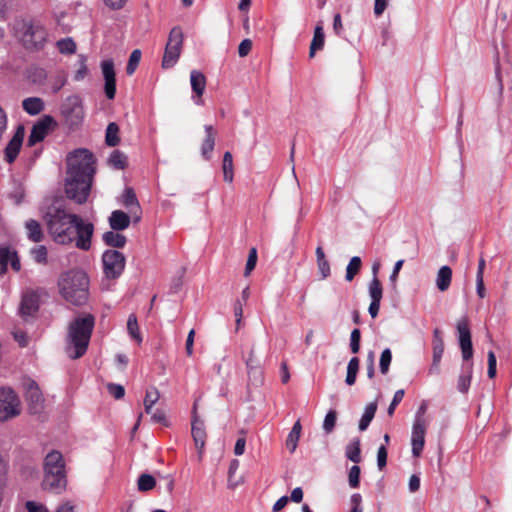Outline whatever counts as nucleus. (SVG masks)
I'll list each match as a JSON object with an SVG mask.
<instances>
[{
    "label": "nucleus",
    "mask_w": 512,
    "mask_h": 512,
    "mask_svg": "<svg viewBox=\"0 0 512 512\" xmlns=\"http://www.w3.org/2000/svg\"><path fill=\"white\" fill-rule=\"evenodd\" d=\"M190 84L196 96L201 97L206 87L205 75L198 70H192L190 73Z\"/></svg>",
    "instance_id": "nucleus-23"
},
{
    "label": "nucleus",
    "mask_w": 512,
    "mask_h": 512,
    "mask_svg": "<svg viewBox=\"0 0 512 512\" xmlns=\"http://www.w3.org/2000/svg\"><path fill=\"white\" fill-rule=\"evenodd\" d=\"M376 411H377V403L376 402H371L368 405H366L365 411L359 421V430L360 431H365L368 428L370 422L373 420V418L375 416Z\"/></svg>",
    "instance_id": "nucleus-32"
},
{
    "label": "nucleus",
    "mask_w": 512,
    "mask_h": 512,
    "mask_svg": "<svg viewBox=\"0 0 512 512\" xmlns=\"http://www.w3.org/2000/svg\"><path fill=\"white\" fill-rule=\"evenodd\" d=\"M222 169H223L224 181H226L228 183H232L233 179H234V167H233V157L229 151L225 152L223 155Z\"/></svg>",
    "instance_id": "nucleus-34"
},
{
    "label": "nucleus",
    "mask_w": 512,
    "mask_h": 512,
    "mask_svg": "<svg viewBox=\"0 0 512 512\" xmlns=\"http://www.w3.org/2000/svg\"><path fill=\"white\" fill-rule=\"evenodd\" d=\"M151 420L155 423H161L167 425L166 415L162 410H156L152 416Z\"/></svg>",
    "instance_id": "nucleus-64"
},
{
    "label": "nucleus",
    "mask_w": 512,
    "mask_h": 512,
    "mask_svg": "<svg viewBox=\"0 0 512 512\" xmlns=\"http://www.w3.org/2000/svg\"><path fill=\"white\" fill-rule=\"evenodd\" d=\"M44 294L46 292L43 288L25 290L20 303L21 315L24 317L34 315L39 309L40 297Z\"/></svg>",
    "instance_id": "nucleus-10"
},
{
    "label": "nucleus",
    "mask_w": 512,
    "mask_h": 512,
    "mask_svg": "<svg viewBox=\"0 0 512 512\" xmlns=\"http://www.w3.org/2000/svg\"><path fill=\"white\" fill-rule=\"evenodd\" d=\"M191 434H192V438L194 440L195 447L198 451V455L201 458L203 451H204L205 443H206L207 433L205 430L204 421L202 419H200L199 416L197 415V404L196 403H194L193 411H192Z\"/></svg>",
    "instance_id": "nucleus-11"
},
{
    "label": "nucleus",
    "mask_w": 512,
    "mask_h": 512,
    "mask_svg": "<svg viewBox=\"0 0 512 512\" xmlns=\"http://www.w3.org/2000/svg\"><path fill=\"white\" fill-rule=\"evenodd\" d=\"M107 390L115 399H121L125 395V390L122 385L109 383L107 384Z\"/></svg>",
    "instance_id": "nucleus-54"
},
{
    "label": "nucleus",
    "mask_w": 512,
    "mask_h": 512,
    "mask_svg": "<svg viewBox=\"0 0 512 512\" xmlns=\"http://www.w3.org/2000/svg\"><path fill=\"white\" fill-rule=\"evenodd\" d=\"M324 31L321 25H317L314 30L313 39L310 44L309 57L313 58L317 50H321L324 46Z\"/></svg>",
    "instance_id": "nucleus-28"
},
{
    "label": "nucleus",
    "mask_w": 512,
    "mask_h": 512,
    "mask_svg": "<svg viewBox=\"0 0 512 512\" xmlns=\"http://www.w3.org/2000/svg\"><path fill=\"white\" fill-rule=\"evenodd\" d=\"M28 238L33 242H41L43 239V231L38 221L30 219L26 222Z\"/></svg>",
    "instance_id": "nucleus-30"
},
{
    "label": "nucleus",
    "mask_w": 512,
    "mask_h": 512,
    "mask_svg": "<svg viewBox=\"0 0 512 512\" xmlns=\"http://www.w3.org/2000/svg\"><path fill=\"white\" fill-rule=\"evenodd\" d=\"M26 400L29 404V410L32 414H39L44 408V398L34 381H30L26 388Z\"/></svg>",
    "instance_id": "nucleus-15"
},
{
    "label": "nucleus",
    "mask_w": 512,
    "mask_h": 512,
    "mask_svg": "<svg viewBox=\"0 0 512 512\" xmlns=\"http://www.w3.org/2000/svg\"><path fill=\"white\" fill-rule=\"evenodd\" d=\"M361 332L358 328L354 329L350 335V348L352 353L357 354L360 350Z\"/></svg>",
    "instance_id": "nucleus-49"
},
{
    "label": "nucleus",
    "mask_w": 512,
    "mask_h": 512,
    "mask_svg": "<svg viewBox=\"0 0 512 512\" xmlns=\"http://www.w3.org/2000/svg\"><path fill=\"white\" fill-rule=\"evenodd\" d=\"M301 430H302V426H301L300 420H297L294 423V425L286 439V447L288 448V450L291 453L295 452V450L297 448L298 441H299L300 435H301Z\"/></svg>",
    "instance_id": "nucleus-29"
},
{
    "label": "nucleus",
    "mask_w": 512,
    "mask_h": 512,
    "mask_svg": "<svg viewBox=\"0 0 512 512\" xmlns=\"http://www.w3.org/2000/svg\"><path fill=\"white\" fill-rule=\"evenodd\" d=\"M15 36L26 49L39 50L47 40V30L44 25L34 19H21L14 24Z\"/></svg>",
    "instance_id": "nucleus-5"
},
{
    "label": "nucleus",
    "mask_w": 512,
    "mask_h": 512,
    "mask_svg": "<svg viewBox=\"0 0 512 512\" xmlns=\"http://www.w3.org/2000/svg\"><path fill=\"white\" fill-rule=\"evenodd\" d=\"M391 361H392L391 350L389 348H386L382 351L380 360H379V368H380V372L382 374H384V375L387 374V372L389 371Z\"/></svg>",
    "instance_id": "nucleus-43"
},
{
    "label": "nucleus",
    "mask_w": 512,
    "mask_h": 512,
    "mask_svg": "<svg viewBox=\"0 0 512 512\" xmlns=\"http://www.w3.org/2000/svg\"><path fill=\"white\" fill-rule=\"evenodd\" d=\"M95 174V160L87 149H77L67 157L65 194L77 204H84L90 194Z\"/></svg>",
    "instance_id": "nucleus-2"
},
{
    "label": "nucleus",
    "mask_w": 512,
    "mask_h": 512,
    "mask_svg": "<svg viewBox=\"0 0 512 512\" xmlns=\"http://www.w3.org/2000/svg\"><path fill=\"white\" fill-rule=\"evenodd\" d=\"M44 485L51 490H62L66 486V474L62 454L52 451L44 460Z\"/></svg>",
    "instance_id": "nucleus-6"
},
{
    "label": "nucleus",
    "mask_w": 512,
    "mask_h": 512,
    "mask_svg": "<svg viewBox=\"0 0 512 512\" xmlns=\"http://www.w3.org/2000/svg\"><path fill=\"white\" fill-rule=\"evenodd\" d=\"M127 330L133 339L137 340L138 342H141L142 338L139 333L137 318L134 314H131L128 317Z\"/></svg>",
    "instance_id": "nucleus-44"
},
{
    "label": "nucleus",
    "mask_w": 512,
    "mask_h": 512,
    "mask_svg": "<svg viewBox=\"0 0 512 512\" xmlns=\"http://www.w3.org/2000/svg\"><path fill=\"white\" fill-rule=\"evenodd\" d=\"M23 109L30 115H36L44 109V103L40 98L30 97L22 102Z\"/></svg>",
    "instance_id": "nucleus-31"
},
{
    "label": "nucleus",
    "mask_w": 512,
    "mask_h": 512,
    "mask_svg": "<svg viewBox=\"0 0 512 512\" xmlns=\"http://www.w3.org/2000/svg\"><path fill=\"white\" fill-rule=\"evenodd\" d=\"M160 398L159 391L155 387L147 389L143 404L155 405Z\"/></svg>",
    "instance_id": "nucleus-52"
},
{
    "label": "nucleus",
    "mask_w": 512,
    "mask_h": 512,
    "mask_svg": "<svg viewBox=\"0 0 512 512\" xmlns=\"http://www.w3.org/2000/svg\"><path fill=\"white\" fill-rule=\"evenodd\" d=\"M63 114L70 125H78L83 119V108L78 97H71L63 107Z\"/></svg>",
    "instance_id": "nucleus-18"
},
{
    "label": "nucleus",
    "mask_w": 512,
    "mask_h": 512,
    "mask_svg": "<svg viewBox=\"0 0 512 512\" xmlns=\"http://www.w3.org/2000/svg\"><path fill=\"white\" fill-rule=\"evenodd\" d=\"M245 445H246L245 437L242 436V437L238 438L236 441L235 447H234L235 455H237V456L242 455L245 451Z\"/></svg>",
    "instance_id": "nucleus-63"
},
{
    "label": "nucleus",
    "mask_w": 512,
    "mask_h": 512,
    "mask_svg": "<svg viewBox=\"0 0 512 512\" xmlns=\"http://www.w3.org/2000/svg\"><path fill=\"white\" fill-rule=\"evenodd\" d=\"M122 204L128 209L133 222L138 223L142 217V210L133 188H125L122 194Z\"/></svg>",
    "instance_id": "nucleus-16"
},
{
    "label": "nucleus",
    "mask_w": 512,
    "mask_h": 512,
    "mask_svg": "<svg viewBox=\"0 0 512 512\" xmlns=\"http://www.w3.org/2000/svg\"><path fill=\"white\" fill-rule=\"evenodd\" d=\"M102 239L107 246L114 248H122L126 244V237L118 231H107L103 234Z\"/></svg>",
    "instance_id": "nucleus-27"
},
{
    "label": "nucleus",
    "mask_w": 512,
    "mask_h": 512,
    "mask_svg": "<svg viewBox=\"0 0 512 512\" xmlns=\"http://www.w3.org/2000/svg\"><path fill=\"white\" fill-rule=\"evenodd\" d=\"M13 251H11L7 247L0 248V275L4 274L7 270L8 263H10L11 255Z\"/></svg>",
    "instance_id": "nucleus-46"
},
{
    "label": "nucleus",
    "mask_w": 512,
    "mask_h": 512,
    "mask_svg": "<svg viewBox=\"0 0 512 512\" xmlns=\"http://www.w3.org/2000/svg\"><path fill=\"white\" fill-rule=\"evenodd\" d=\"M108 163L115 169H124L127 166V156L119 150H114L108 159Z\"/></svg>",
    "instance_id": "nucleus-39"
},
{
    "label": "nucleus",
    "mask_w": 512,
    "mask_h": 512,
    "mask_svg": "<svg viewBox=\"0 0 512 512\" xmlns=\"http://www.w3.org/2000/svg\"><path fill=\"white\" fill-rule=\"evenodd\" d=\"M55 121L51 116H44L36 124L33 125L28 138V145L34 146L41 142L55 126Z\"/></svg>",
    "instance_id": "nucleus-13"
},
{
    "label": "nucleus",
    "mask_w": 512,
    "mask_h": 512,
    "mask_svg": "<svg viewBox=\"0 0 512 512\" xmlns=\"http://www.w3.org/2000/svg\"><path fill=\"white\" fill-rule=\"evenodd\" d=\"M206 138L204 139L201 146V153L205 159H210L211 152L215 146V131L213 126L206 125L205 126Z\"/></svg>",
    "instance_id": "nucleus-24"
},
{
    "label": "nucleus",
    "mask_w": 512,
    "mask_h": 512,
    "mask_svg": "<svg viewBox=\"0 0 512 512\" xmlns=\"http://www.w3.org/2000/svg\"><path fill=\"white\" fill-rule=\"evenodd\" d=\"M20 413L21 402L17 394L11 388H0V422L9 421Z\"/></svg>",
    "instance_id": "nucleus-8"
},
{
    "label": "nucleus",
    "mask_w": 512,
    "mask_h": 512,
    "mask_svg": "<svg viewBox=\"0 0 512 512\" xmlns=\"http://www.w3.org/2000/svg\"><path fill=\"white\" fill-rule=\"evenodd\" d=\"M104 273L107 278H118L125 268V256L117 250H106L102 255Z\"/></svg>",
    "instance_id": "nucleus-9"
},
{
    "label": "nucleus",
    "mask_w": 512,
    "mask_h": 512,
    "mask_svg": "<svg viewBox=\"0 0 512 512\" xmlns=\"http://www.w3.org/2000/svg\"><path fill=\"white\" fill-rule=\"evenodd\" d=\"M389 0H375L374 3V14L376 17H379L383 14L385 9L387 8Z\"/></svg>",
    "instance_id": "nucleus-61"
},
{
    "label": "nucleus",
    "mask_w": 512,
    "mask_h": 512,
    "mask_svg": "<svg viewBox=\"0 0 512 512\" xmlns=\"http://www.w3.org/2000/svg\"><path fill=\"white\" fill-rule=\"evenodd\" d=\"M369 295L371 300L381 301L383 296V289L378 277H373L369 283Z\"/></svg>",
    "instance_id": "nucleus-41"
},
{
    "label": "nucleus",
    "mask_w": 512,
    "mask_h": 512,
    "mask_svg": "<svg viewBox=\"0 0 512 512\" xmlns=\"http://www.w3.org/2000/svg\"><path fill=\"white\" fill-rule=\"evenodd\" d=\"M252 49V41L250 39H244L241 41L238 47V54L240 57L247 56Z\"/></svg>",
    "instance_id": "nucleus-58"
},
{
    "label": "nucleus",
    "mask_w": 512,
    "mask_h": 512,
    "mask_svg": "<svg viewBox=\"0 0 512 512\" xmlns=\"http://www.w3.org/2000/svg\"><path fill=\"white\" fill-rule=\"evenodd\" d=\"M95 318L91 314L76 318L69 325L67 354L71 359L82 357L88 348Z\"/></svg>",
    "instance_id": "nucleus-4"
},
{
    "label": "nucleus",
    "mask_w": 512,
    "mask_h": 512,
    "mask_svg": "<svg viewBox=\"0 0 512 512\" xmlns=\"http://www.w3.org/2000/svg\"><path fill=\"white\" fill-rule=\"evenodd\" d=\"M140 59H141V51L138 49L133 50L132 53L130 54L128 64L126 66V73L128 75H132L135 72V70L140 62Z\"/></svg>",
    "instance_id": "nucleus-45"
},
{
    "label": "nucleus",
    "mask_w": 512,
    "mask_h": 512,
    "mask_svg": "<svg viewBox=\"0 0 512 512\" xmlns=\"http://www.w3.org/2000/svg\"><path fill=\"white\" fill-rule=\"evenodd\" d=\"M336 419H337V413L335 410H330L326 414V416L324 418V422H323V429L327 434H329L333 431L335 424H336Z\"/></svg>",
    "instance_id": "nucleus-48"
},
{
    "label": "nucleus",
    "mask_w": 512,
    "mask_h": 512,
    "mask_svg": "<svg viewBox=\"0 0 512 512\" xmlns=\"http://www.w3.org/2000/svg\"><path fill=\"white\" fill-rule=\"evenodd\" d=\"M387 464V449L385 446H380L377 451V465L382 470Z\"/></svg>",
    "instance_id": "nucleus-55"
},
{
    "label": "nucleus",
    "mask_w": 512,
    "mask_h": 512,
    "mask_svg": "<svg viewBox=\"0 0 512 512\" xmlns=\"http://www.w3.org/2000/svg\"><path fill=\"white\" fill-rule=\"evenodd\" d=\"M473 364L470 363L466 367L464 374L460 375L457 382V388L461 393H466L469 389L472 377Z\"/></svg>",
    "instance_id": "nucleus-38"
},
{
    "label": "nucleus",
    "mask_w": 512,
    "mask_h": 512,
    "mask_svg": "<svg viewBox=\"0 0 512 512\" xmlns=\"http://www.w3.org/2000/svg\"><path fill=\"white\" fill-rule=\"evenodd\" d=\"M194 337H195V330L191 329L187 335L186 344H185V351L187 356L193 355V345H194Z\"/></svg>",
    "instance_id": "nucleus-59"
},
{
    "label": "nucleus",
    "mask_w": 512,
    "mask_h": 512,
    "mask_svg": "<svg viewBox=\"0 0 512 512\" xmlns=\"http://www.w3.org/2000/svg\"><path fill=\"white\" fill-rule=\"evenodd\" d=\"M360 367V360L358 357H353L350 359L347 365V374L345 378V383L348 386H352L356 382L357 374Z\"/></svg>",
    "instance_id": "nucleus-33"
},
{
    "label": "nucleus",
    "mask_w": 512,
    "mask_h": 512,
    "mask_svg": "<svg viewBox=\"0 0 512 512\" xmlns=\"http://www.w3.org/2000/svg\"><path fill=\"white\" fill-rule=\"evenodd\" d=\"M444 353V341L439 329L433 331V362L430 368L431 372L439 371V364Z\"/></svg>",
    "instance_id": "nucleus-20"
},
{
    "label": "nucleus",
    "mask_w": 512,
    "mask_h": 512,
    "mask_svg": "<svg viewBox=\"0 0 512 512\" xmlns=\"http://www.w3.org/2000/svg\"><path fill=\"white\" fill-rule=\"evenodd\" d=\"M131 215L123 212L122 210H115L109 217V225L112 230L122 231L129 227L131 222Z\"/></svg>",
    "instance_id": "nucleus-22"
},
{
    "label": "nucleus",
    "mask_w": 512,
    "mask_h": 512,
    "mask_svg": "<svg viewBox=\"0 0 512 512\" xmlns=\"http://www.w3.org/2000/svg\"><path fill=\"white\" fill-rule=\"evenodd\" d=\"M360 473H361V469L358 465H354L350 468L349 473H348V483L351 488L359 487Z\"/></svg>",
    "instance_id": "nucleus-47"
},
{
    "label": "nucleus",
    "mask_w": 512,
    "mask_h": 512,
    "mask_svg": "<svg viewBox=\"0 0 512 512\" xmlns=\"http://www.w3.org/2000/svg\"><path fill=\"white\" fill-rule=\"evenodd\" d=\"M184 35L179 26L171 29L162 59L164 69L172 68L178 61L183 47Z\"/></svg>",
    "instance_id": "nucleus-7"
},
{
    "label": "nucleus",
    "mask_w": 512,
    "mask_h": 512,
    "mask_svg": "<svg viewBox=\"0 0 512 512\" xmlns=\"http://www.w3.org/2000/svg\"><path fill=\"white\" fill-rule=\"evenodd\" d=\"M452 280V269L449 266H442L437 273L436 286L439 291L445 292L450 287Z\"/></svg>",
    "instance_id": "nucleus-25"
},
{
    "label": "nucleus",
    "mask_w": 512,
    "mask_h": 512,
    "mask_svg": "<svg viewBox=\"0 0 512 512\" xmlns=\"http://www.w3.org/2000/svg\"><path fill=\"white\" fill-rule=\"evenodd\" d=\"M315 254H316L317 267H318V271L321 275V279H326L330 276L331 269H330V263L326 259L325 252L321 245H319L316 248Z\"/></svg>",
    "instance_id": "nucleus-26"
},
{
    "label": "nucleus",
    "mask_w": 512,
    "mask_h": 512,
    "mask_svg": "<svg viewBox=\"0 0 512 512\" xmlns=\"http://www.w3.org/2000/svg\"><path fill=\"white\" fill-rule=\"evenodd\" d=\"M457 332L459 338V345L464 360H470L473 356V348L471 341V332L467 318H462L457 322Z\"/></svg>",
    "instance_id": "nucleus-12"
},
{
    "label": "nucleus",
    "mask_w": 512,
    "mask_h": 512,
    "mask_svg": "<svg viewBox=\"0 0 512 512\" xmlns=\"http://www.w3.org/2000/svg\"><path fill=\"white\" fill-rule=\"evenodd\" d=\"M57 47L62 54H74L76 51V43L72 38L59 40L57 42Z\"/></svg>",
    "instance_id": "nucleus-42"
},
{
    "label": "nucleus",
    "mask_w": 512,
    "mask_h": 512,
    "mask_svg": "<svg viewBox=\"0 0 512 512\" xmlns=\"http://www.w3.org/2000/svg\"><path fill=\"white\" fill-rule=\"evenodd\" d=\"M25 130L23 126H18L16 132L12 139L9 141L8 145L5 148V160L8 163L14 162L17 158L20 148L22 146V142L24 139Z\"/></svg>",
    "instance_id": "nucleus-19"
},
{
    "label": "nucleus",
    "mask_w": 512,
    "mask_h": 512,
    "mask_svg": "<svg viewBox=\"0 0 512 512\" xmlns=\"http://www.w3.org/2000/svg\"><path fill=\"white\" fill-rule=\"evenodd\" d=\"M32 255L37 263L45 264L47 262V249L45 246H38L32 250Z\"/></svg>",
    "instance_id": "nucleus-51"
},
{
    "label": "nucleus",
    "mask_w": 512,
    "mask_h": 512,
    "mask_svg": "<svg viewBox=\"0 0 512 512\" xmlns=\"http://www.w3.org/2000/svg\"><path fill=\"white\" fill-rule=\"evenodd\" d=\"M362 261L360 257L354 256L350 259L347 268L345 278L347 281H352L361 269Z\"/></svg>",
    "instance_id": "nucleus-40"
},
{
    "label": "nucleus",
    "mask_w": 512,
    "mask_h": 512,
    "mask_svg": "<svg viewBox=\"0 0 512 512\" xmlns=\"http://www.w3.org/2000/svg\"><path fill=\"white\" fill-rule=\"evenodd\" d=\"M488 377L494 378L496 375V356L493 351L488 352Z\"/></svg>",
    "instance_id": "nucleus-57"
},
{
    "label": "nucleus",
    "mask_w": 512,
    "mask_h": 512,
    "mask_svg": "<svg viewBox=\"0 0 512 512\" xmlns=\"http://www.w3.org/2000/svg\"><path fill=\"white\" fill-rule=\"evenodd\" d=\"M102 73L105 80L104 91L108 99H114L116 94V79L114 63L112 60H104L101 63Z\"/></svg>",
    "instance_id": "nucleus-17"
},
{
    "label": "nucleus",
    "mask_w": 512,
    "mask_h": 512,
    "mask_svg": "<svg viewBox=\"0 0 512 512\" xmlns=\"http://www.w3.org/2000/svg\"><path fill=\"white\" fill-rule=\"evenodd\" d=\"M346 457L354 463L361 462L360 439L355 438L346 447Z\"/></svg>",
    "instance_id": "nucleus-35"
},
{
    "label": "nucleus",
    "mask_w": 512,
    "mask_h": 512,
    "mask_svg": "<svg viewBox=\"0 0 512 512\" xmlns=\"http://www.w3.org/2000/svg\"><path fill=\"white\" fill-rule=\"evenodd\" d=\"M60 295L70 304L84 305L89 298V278L80 269H72L63 273L58 280Z\"/></svg>",
    "instance_id": "nucleus-3"
},
{
    "label": "nucleus",
    "mask_w": 512,
    "mask_h": 512,
    "mask_svg": "<svg viewBox=\"0 0 512 512\" xmlns=\"http://www.w3.org/2000/svg\"><path fill=\"white\" fill-rule=\"evenodd\" d=\"M245 304L242 303V301L240 299L236 300L235 304H234V314H235V317H236V329L238 330L240 325H241V322H242V317H243V306Z\"/></svg>",
    "instance_id": "nucleus-56"
},
{
    "label": "nucleus",
    "mask_w": 512,
    "mask_h": 512,
    "mask_svg": "<svg viewBox=\"0 0 512 512\" xmlns=\"http://www.w3.org/2000/svg\"><path fill=\"white\" fill-rule=\"evenodd\" d=\"M119 134V127L116 123L111 122L108 124L106 129V136H105V142L110 147H115L119 144L120 138L118 136Z\"/></svg>",
    "instance_id": "nucleus-36"
},
{
    "label": "nucleus",
    "mask_w": 512,
    "mask_h": 512,
    "mask_svg": "<svg viewBox=\"0 0 512 512\" xmlns=\"http://www.w3.org/2000/svg\"><path fill=\"white\" fill-rule=\"evenodd\" d=\"M404 395H405V391L403 389H399L395 392L392 402L390 403L388 410H387V413L389 416H392L394 414L396 406L402 401Z\"/></svg>",
    "instance_id": "nucleus-53"
},
{
    "label": "nucleus",
    "mask_w": 512,
    "mask_h": 512,
    "mask_svg": "<svg viewBox=\"0 0 512 512\" xmlns=\"http://www.w3.org/2000/svg\"><path fill=\"white\" fill-rule=\"evenodd\" d=\"M25 507L28 512H49L44 505L38 504L34 501H27Z\"/></svg>",
    "instance_id": "nucleus-60"
},
{
    "label": "nucleus",
    "mask_w": 512,
    "mask_h": 512,
    "mask_svg": "<svg viewBox=\"0 0 512 512\" xmlns=\"http://www.w3.org/2000/svg\"><path fill=\"white\" fill-rule=\"evenodd\" d=\"M426 422L422 417H415L412 428V453L415 457H419L425 444Z\"/></svg>",
    "instance_id": "nucleus-14"
},
{
    "label": "nucleus",
    "mask_w": 512,
    "mask_h": 512,
    "mask_svg": "<svg viewBox=\"0 0 512 512\" xmlns=\"http://www.w3.org/2000/svg\"><path fill=\"white\" fill-rule=\"evenodd\" d=\"M48 232L60 245H74L88 251L92 245L94 225L81 216L69 213L61 205H51L44 214Z\"/></svg>",
    "instance_id": "nucleus-1"
},
{
    "label": "nucleus",
    "mask_w": 512,
    "mask_h": 512,
    "mask_svg": "<svg viewBox=\"0 0 512 512\" xmlns=\"http://www.w3.org/2000/svg\"><path fill=\"white\" fill-rule=\"evenodd\" d=\"M246 367L250 381H253L255 385L262 383L261 365L260 361L255 356L254 349H251L246 359Z\"/></svg>",
    "instance_id": "nucleus-21"
},
{
    "label": "nucleus",
    "mask_w": 512,
    "mask_h": 512,
    "mask_svg": "<svg viewBox=\"0 0 512 512\" xmlns=\"http://www.w3.org/2000/svg\"><path fill=\"white\" fill-rule=\"evenodd\" d=\"M128 0H103L104 4L113 10L122 9Z\"/></svg>",
    "instance_id": "nucleus-62"
},
{
    "label": "nucleus",
    "mask_w": 512,
    "mask_h": 512,
    "mask_svg": "<svg viewBox=\"0 0 512 512\" xmlns=\"http://www.w3.org/2000/svg\"><path fill=\"white\" fill-rule=\"evenodd\" d=\"M257 263V251L256 248H251L249 251L248 259L245 266L244 275L248 276L255 268Z\"/></svg>",
    "instance_id": "nucleus-50"
},
{
    "label": "nucleus",
    "mask_w": 512,
    "mask_h": 512,
    "mask_svg": "<svg viewBox=\"0 0 512 512\" xmlns=\"http://www.w3.org/2000/svg\"><path fill=\"white\" fill-rule=\"evenodd\" d=\"M156 486L155 478L150 474H141L137 480V488L140 492H148Z\"/></svg>",
    "instance_id": "nucleus-37"
}]
</instances>
